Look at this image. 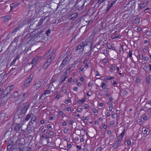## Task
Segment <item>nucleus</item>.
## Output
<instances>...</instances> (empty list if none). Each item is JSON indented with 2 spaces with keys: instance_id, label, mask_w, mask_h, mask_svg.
Returning <instances> with one entry per match:
<instances>
[{
  "instance_id": "obj_57",
  "label": "nucleus",
  "mask_w": 151,
  "mask_h": 151,
  "mask_svg": "<svg viewBox=\"0 0 151 151\" xmlns=\"http://www.w3.org/2000/svg\"><path fill=\"white\" fill-rule=\"evenodd\" d=\"M114 78V77H111L110 76H109L106 78V79L108 80H109L111 79H113Z\"/></svg>"
},
{
  "instance_id": "obj_51",
  "label": "nucleus",
  "mask_w": 151,
  "mask_h": 151,
  "mask_svg": "<svg viewBox=\"0 0 151 151\" xmlns=\"http://www.w3.org/2000/svg\"><path fill=\"white\" fill-rule=\"evenodd\" d=\"M102 149V147L101 146L98 147L96 149V151H101Z\"/></svg>"
},
{
  "instance_id": "obj_37",
  "label": "nucleus",
  "mask_w": 151,
  "mask_h": 151,
  "mask_svg": "<svg viewBox=\"0 0 151 151\" xmlns=\"http://www.w3.org/2000/svg\"><path fill=\"white\" fill-rule=\"evenodd\" d=\"M19 29V27H17L16 28L14 29L12 31V33H14L16 32H17Z\"/></svg>"
},
{
  "instance_id": "obj_19",
  "label": "nucleus",
  "mask_w": 151,
  "mask_h": 151,
  "mask_svg": "<svg viewBox=\"0 0 151 151\" xmlns=\"http://www.w3.org/2000/svg\"><path fill=\"white\" fill-rule=\"evenodd\" d=\"M147 5V3H142L139 4V7L140 9H142Z\"/></svg>"
},
{
  "instance_id": "obj_26",
  "label": "nucleus",
  "mask_w": 151,
  "mask_h": 151,
  "mask_svg": "<svg viewBox=\"0 0 151 151\" xmlns=\"http://www.w3.org/2000/svg\"><path fill=\"white\" fill-rule=\"evenodd\" d=\"M107 85L106 84L103 82H102L101 86L103 89L105 90L106 89Z\"/></svg>"
},
{
  "instance_id": "obj_42",
  "label": "nucleus",
  "mask_w": 151,
  "mask_h": 151,
  "mask_svg": "<svg viewBox=\"0 0 151 151\" xmlns=\"http://www.w3.org/2000/svg\"><path fill=\"white\" fill-rule=\"evenodd\" d=\"M70 69V68H68L66 70L65 72L64 73V75L65 76H66L68 73H69Z\"/></svg>"
},
{
  "instance_id": "obj_21",
  "label": "nucleus",
  "mask_w": 151,
  "mask_h": 151,
  "mask_svg": "<svg viewBox=\"0 0 151 151\" xmlns=\"http://www.w3.org/2000/svg\"><path fill=\"white\" fill-rule=\"evenodd\" d=\"M19 56H17L13 60H12V62H11V64H10V65H13L16 62L17 60V59H19Z\"/></svg>"
},
{
  "instance_id": "obj_12",
  "label": "nucleus",
  "mask_w": 151,
  "mask_h": 151,
  "mask_svg": "<svg viewBox=\"0 0 151 151\" xmlns=\"http://www.w3.org/2000/svg\"><path fill=\"white\" fill-rule=\"evenodd\" d=\"M78 14L77 13H74L71 15L69 17V19L70 20H74L78 16Z\"/></svg>"
},
{
  "instance_id": "obj_4",
  "label": "nucleus",
  "mask_w": 151,
  "mask_h": 151,
  "mask_svg": "<svg viewBox=\"0 0 151 151\" xmlns=\"http://www.w3.org/2000/svg\"><path fill=\"white\" fill-rule=\"evenodd\" d=\"M13 86V85L10 86H8L7 87L4 88V87L2 89H0L2 91L1 92L2 94L1 97H0V99L3 96L4 97L11 90V87H12Z\"/></svg>"
},
{
  "instance_id": "obj_30",
  "label": "nucleus",
  "mask_w": 151,
  "mask_h": 151,
  "mask_svg": "<svg viewBox=\"0 0 151 151\" xmlns=\"http://www.w3.org/2000/svg\"><path fill=\"white\" fill-rule=\"evenodd\" d=\"M132 50H130L129 51V52L128 53V57H129L130 58V59H132Z\"/></svg>"
},
{
  "instance_id": "obj_61",
  "label": "nucleus",
  "mask_w": 151,
  "mask_h": 151,
  "mask_svg": "<svg viewBox=\"0 0 151 151\" xmlns=\"http://www.w3.org/2000/svg\"><path fill=\"white\" fill-rule=\"evenodd\" d=\"M50 32H51V31H50V30L49 29V30H47L46 31V35L47 36H49V34H50Z\"/></svg>"
},
{
  "instance_id": "obj_35",
  "label": "nucleus",
  "mask_w": 151,
  "mask_h": 151,
  "mask_svg": "<svg viewBox=\"0 0 151 151\" xmlns=\"http://www.w3.org/2000/svg\"><path fill=\"white\" fill-rule=\"evenodd\" d=\"M18 69L17 68H12L11 69L10 72H14L16 71Z\"/></svg>"
},
{
  "instance_id": "obj_32",
  "label": "nucleus",
  "mask_w": 151,
  "mask_h": 151,
  "mask_svg": "<svg viewBox=\"0 0 151 151\" xmlns=\"http://www.w3.org/2000/svg\"><path fill=\"white\" fill-rule=\"evenodd\" d=\"M40 28L41 29H42V30H41L39 32L38 34L39 35L41 34L44 31V29H45V28L44 26H42L40 27Z\"/></svg>"
},
{
  "instance_id": "obj_9",
  "label": "nucleus",
  "mask_w": 151,
  "mask_h": 151,
  "mask_svg": "<svg viewBox=\"0 0 151 151\" xmlns=\"http://www.w3.org/2000/svg\"><path fill=\"white\" fill-rule=\"evenodd\" d=\"M8 117L6 113H4L0 114V122H1L6 119Z\"/></svg>"
},
{
  "instance_id": "obj_15",
  "label": "nucleus",
  "mask_w": 151,
  "mask_h": 151,
  "mask_svg": "<svg viewBox=\"0 0 151 151\" xmlns=\"http://www.w3.org/2000/svg\"><path fill=\"white\" fill-rule=\"evenodd\" d=\"M19 93L17 91H15L12 95L11 98L12 99H15L18 96Z\"/></svg>"
},
{
  "instance_id": "obj_22",
  "label": "nucleus",
  "mask_w": 151,
  "mask_h": 151,
  "mask_svg": "<svg viewBox=\"0 0 151 151\" xmlns=\"http://www.w3.org/2000/svg\"><path fill=\"white\" fill-rule=\"evenodd\" d=\"M32 113H29L28 114L27 116H26L25 117V120L26 121H28L29 119L30 118L32 115Z\"/></svg>"
},
{
  "instance_id": "obj_41",
  "label": "nucleus",
  "mask_w": 151,
  "mask_h": 151,
  "mask_svg": "<svg viewBox=\"0 0 151 151\" xmlns=\"http://www.w3.org/2000/svg\"><path fill=\"white\" fill-rule=\"evenodd\" d=\"M128 93V92L127 91L125 90L123 92V95L124 96H127Z\"/></svg>"
},
{
  "instance_id": "obj_58",
  "label": "nucleus",
  "mask_w": 151,
  "mask_h": 151,
  "mask_svg": "<svg viewBox=\"0 0 151 151\" xmlns=\"http://www.w3.org/2000/svg\"><path fill=\"white\" fill-rule=\"evenodd\" d=\"M146 35L148 36H150L151 35V32L150 31H148L146 32Z\"/></svg>"
},
{
  "instance_id": "obj_34",
  "label": "nucleus",
  "mask_w": 151,
  "mask_h": 151,
  "mask_svg": "<svg viewBox=\"0 0 151 151\" xmlns=\"http://www.w3.org/2000/svg\"><path fill=\"white\" fill-rule=\"evenodd\" d=\"M85 100L84 99H82L77 101V102L79 104H81L85 102Z\"/></svg>"
},
{
  "instance_id": "obj_62",
  "label": "nucleus",
  "mask_w": 151,
  "mask_h": 151,
  "mask_svg": "<svg viewBox=\"0 0 151 151\" xmlns=\"http://www.w3.org/2000/svg\"><path fill=\"white\" fill-rule=\"evenodd\" d=\"M85 108L86 109H88L89 108V106L88 104H85L84 106Z\"/></svg>"
},
{
  "instance_id": "obj_40",
  "label": "nucleus",
  "mask_w": 151,
  "mask_h": 151,
  "mask_svg": "<svg viewBox=\"0 0 151 151\" xmlns=\"http://www.w3.org/2000/svg\"><path fill=\"white\" fill-rule=\"evenodd\" d=\"M124 50L123 48V45H120V47H119V50L120 52H121L123 51Z\"/></svg>"
},
{
  "instance_id": "obj_59",
  "label": "nucleus",
  "mask_w": 151,
  "mask_h": 151,
  "mask_svg": "<svg viewBox=\"0 0 151 151\" xmlns=\"http://www.w3.org/2000/svg\"><path fill=\"white\" fill-rule=\"evenodd\" d=\"M107 51L106 50L104 49L102 50V53L104 55L107 54Z\"/></svg>"
},
{
  "instance_id": "obj_43",
  "label": "nucleus",
  "mask_w": 151,
  "mask_h": 151,
  "mask_svg": "<svg viewBox=\"0 0 151 151\" xmlns=\"http://www.w3.org/2000/svg\"><path fill=\"white\" fill-rule=\"evenodd\" d=\"M74 122V120L72 119H70L69 120L68 123L70 125H73V123Z\"/></svg>"
},
{
  "instance_id": "obj_16",
  "label": "nucleus",
  "mask_w": 151,
  "mask_h": 151,
  "mask_svg": "<svg viewBox=\"0 0 151 151\" xmlns=\"http://www.w3.org/2000/svg\"><path fill=\"white\" fill-rule=\"evenodd\" d=\"M148 129L146 127H143L142 129V132L144 134H148L150 132H148Z\"/></svg>"
},
{
  "instance_id": "obj_44",
  "label": "nucleus",
  "mask_w": 151,
  "mask_h": 151,
  "mask_svg": "<svg viewBox=\"0 0 151 151\" xmlns=\"http://www.w3.org/2000/svg\"><path fill=\"white\" fill-rule=\"evenodd\" d=\"M65 65H64L63 64V63H62L61 65H60V67H59V69L60 70H62L63 69V68L65 67Z\"/></svg>"
},
{
  "instance_id": "obj_33",
  "label": "nucleus",
  "mask_w": 151,
  "mask_h": 151,
  "mask_svg": "<svg viewBox=\"0 0 151 151\" xmlns=\"http://www.w3.org/2000/svg\"><path fill=\"white\" fill-rule=\"evenodd\" d=\"M134 22L136 24H139L140 22L139 19L137 18H135L134 19Z\"/></svg>"
},
{
  "instance_id": "obj_56",
  "label": "nucleus",
  "mask_w": 151,
  "mask_h": 151,
  "mask_svg": "<svg viewBox=\"0 0 151 151\" xmlns=\"http://www.w3.org/2000/svg\"><path fill=\"white\" fill-rule=\"evenodd\" d=\"M139 57L140 59L142 60L143 58V55L142 54H139Z\"/></svg>"
},
{
  "instance_id": "obj_63",
  "label": "nucleus",
  "mask_w": 151,
  "mask_h": 151,
  "mask_svg": "<svg viewBox=\"0 0 151 151\" xmlns=\"http://www.w3.org/2000/svg\"><path fill=\"white\" fill-rule=\"evenodd\" d=\"M83 63L84 64L87 65L88 64L89 62L87 60H84L83 61Z\"/></svg>"
},
{
  "instance_id": "obj_36",
  "label": "nucleus",
  "mask_w": 151,
  "mask_h": 151,
  "mask_svg": "<svg viewBox=\"0 0 151 151\" xmlns=\"http://www.w3.org/2000/svg\"><path fill=\"white\" fill-rule=\"evenodd\" d=\"M113 6V5L111 3H110L109 5H108L107 7V9H106V11H108L112 6Z\"/></svg>"
},
{
  "instance_id": "obj_39",
  "label": "nucleus",
  "mask_w": 151,
  "mask_h": 151,
  "mask_svg": "<svg viewBox=\"0 0 151 151\" xmlns=\"http://www.w3.org/2000/svg\"><path fill=\"white\" fill-rule=\"evenodd\" d=\"M13 145H7V150L12 151V147Z\"/></svg>"
},
{
  "instance_id": "obj_31",
  "label": "nucleus",
  "mask_w": 151,
  "mask_h": 151,
  "mask_svg": "<svg viewBox=\"0 0 151 151\" xmlns=\"http://www.w3.org/2000/svg\"><path fill=\"white\" fill-rule=\"evenodd\" d=\"M10 6L11 7V9L12 10V9H14L15 7L17 6V4H16L12 3L10 4Z\"/></svg>"
},
{
  "instance_id": "obj_13",
  "label": "nucleus",
  "mask_w": 151,
  "mask_h": 151,
  "mask_svg": "<svg viewBox=\"0 0 151 151\" xmlns=\"http://www.w3.org/2000/svg\"><path fill=\"white\" fill-rule=\"evenodd\" d=\"M39 59L37 57L34 58H33L32 60L30 62L29 64L32 65V67L35 65L37 63Z\"/></svg>"
},
{
  "instance_id": "obj_3",
  "label": "nucleus",
  "mask_w": 151,
  "mask_h": 151,
  "mask_svg": "<svg viewBox=\"0 0 151 151\" xmlns=\"http://www.w3.org/2000/svg\"><path fill=\"white\" fill-rule=\"evenodd\" d=\"M55 56V54L54 53L47 59L42 67L43 69H46L50 65L52 61L54 60Z\"/></svg>"
},
{
  "instance_id": "obj_47",
  "label": "nucleus",
  "mask_w": 151,
  "mask_h": 151,
  "mask_svg": "<svg viewBox=\"0 0 151 151\" xmlns=\"http://www.w3.org/2000/svg\"><path fill=\"white\" fill-rule=\"evenodd\" d=\"M111 116L112 118L114 119L117 116V115L115 113H114L113 114H112Z\"/></svg>"
},
{
  "instance_id": "obj_50",
  "label": "nucleus",
  "mask_w": 151,
  "mask_h": 151,
  "mask_svg": "<svg viewBox=\"0 0 151 151\" xmlns=\"http://www.w3.org/2000/svg\"><path fill=\"white\" fill-rule=\"evenodd\" d=\"M126 142L128 145H130L131 144V142L129 140H127Z\"/></svg>"
},
{
  "instance_id": "obj_14",
  "label": "nucleus",
  "mask_w": 151,
  "mask_h": 151,
  "mask_svg": "<svg viewBox=\"0 0 151 151\" xmlns=\"http://www.w3.org/2000/svg\"><path fill=\"white\" fill-rule=\"evenodd\" d=\"M29 93L28 91L21 94L20 95H21V97L24 100L26 99L27 96L29 95Z\"/></svg>"
},
{
  "instance_id": "obj_24",
  "label": "nucleus",
  "mask_w": 151,
  "mask_h": 151,
  "mask_svg": "<svg viewBox=\"0 0 151 151\" xmlns=\"http://www.w3.org/2000/svg\"><path fill=\"white\" fill-rule=\"evenodd\" d=\"M51 93V91L50 90H46L44 91V93L42 94V95L46 96L47 95L50 94Z\"/></svg>"
},
{
  "instance_id": "obj_18",
  "label": "nucleus",
  "mask_w": 151,
  "mask_h": 151,
  "mask_svg": "<svg viewBox=\"0 0 151 151\" xmlns=\"http://www.w3.org/2000/svg\"><path fill=\"white\" fill-rule=\"evenodd\" d=\"M53 50L50 49L49 51L45 55V57L46 58H48L52 52Z\"/></svg>"
},
{
  "instance_id": "obj_45",
  "label": "nucleus",
  "mask_w": 151,
  "mask_h": 151,
  "mask_svg": "<svg viewBox=\"0 0 151 151\" xmlns=\"http://www.w3.org/2000/svg\"><path fill=\"white\" fill-rule=\"evenodd\" d=\"M142 117L143 118V119L144 120H147L148 119L147 116H145V115H143L142 116Z\"/></svg>"
},
{
  "instance_id": "obj_1",
  "label": "nucleus",
  "mask_w": 151,
  "mask_h": 151,
  "mask_svg": "<svg viewBox=\"0 0 151 151\" xmlns=\"http://www.w3.org/2000/svg\"><path fill=\"white\" fill-rule=\"evenodd\" d=\"M30 106V103L28 101L25 102L23 104L20 105L15 111L13 122L17 123L22 121V118L25 115Z\"/></svg>"
},
{
  "instance_id": "obj_27",
  "label": "nucleus",
  "mask_w": 151,
  "mask_h": 151,
  "mask_svg": "<svg viewBox=\"0 0 151 151\" xmlns=\"http://www.w3.org/2000/svg\"><path fill=\"white\" fill-rule=\"evenodd\" d=\"M47 140L45 138L41 140V141L42 142V143L43 145H47Z\"/></svg>"
},
{
  "instance_id": "obj_46",
  "label": "nucleus",
  "mask_w": 151,
  "mask_h": 151,
  "mask_svg": "<svg viewBox=\"0 0 151 151\" xmlns=\"http://www.w3.org/2000/svg\"><path fill=\"white\" fill-rule=\"evenodd\" d=\"M80 45L81 46H83V48H84V47L86 45V42L83 41L80 44Z\"/></svg>"
},
{
  "instance_id": "obj_52",
  "label": "nucleus",
  "mask_w": 151,
  "mask_h": 151,
  "mask_svg": "<svg viewBox=\"0 0 151 151\" xmlns=\"http://www.w3.org/2000/svg\"><path fill=\"white\" fill-rule=\"evenodd\" d=\"M76 110L78 112L81 113L82 111V109L81 108H78Z\"/></svg>"
},
{
  "instance_id": "obj_28",
  "label": "nucleus",
  "mask_w": 151,
  "mask_h": 151,
  "mask_svg": "<svg viewBox=\"0 0 151 151\" xmlns=\"http://www.w3.org/2000/svg\"><path fill=\"white\" fill-rule=\"evenodd\" d=\"M70 59L71 57L70 56H67L65 57L64 60L69 63V61L70 60Z\"/></svg>"
},
{
  "instance_id": "obj_2",
  "label": "nucleus",
  "mask_w": 151,
  "mask_h": 151,
  "mask_svg": "<svg viewBox=\"0 0 151 151\" xmlns=\"http://www.w3.org/2000/svg\"><path fill=\"white\" fill-rule=\"evenodd\" d=\"M125 132V129H124L122 132L120 134L117 138V141L113 144L112 147L116 149L120 145L122 142L124 134Z\"/></svg>"
},
{
  "instance_id": "obj_23",
  "label": "nucleus",
  "mask_w": 151,
  "mask_h": 151,
  "mask_svg": "<svg viewBox=\"0 0 151 151\" xmlns=\"http://www.w3.org/2000/svg\"><path fill=\"white\" fill-rule=\"evenodd\" d=\"M1 18H4L5 21H8L11 18V16L10 15L5 16Z\"/></svg>"
},
{
  "instance_id": "obj_53",
  "label": "nucleus",
  "mask_w": 151,
  "mask_h": 151,
  "mask_svg": "<svg viewBox=\"0 0 151 151\" xmlns=\"http://www.w3.org/2000/svg\"><path fill=\"white\" fill-rule=\"evenodd\" d=\"M107 47L108 49H111V47H112V46L109 43L107 44Z\"/></svg>"
},
{
  "instance_id": "obj_48",
  "label": "nucleus",
  "mask_w": 151,
  "mask_h": 151,
  "mask_svg": "<svg viewBox=\"0 0 151 151\" xmlns=\"http://www.w3.org/2000/svg\"><path fill=\"white\" fill-rule=\"evenodd\" d=\"M115 123V121L113 120H112L110 122V126H114Z\"/></svg>"
},
{
  "instance_id": "obj_49",
  "label": "nucleus",
  "mask_w": 151,
  "mask_h": 151,
  "mask_svg": "<svg viewBox=\"0 0 151 151\" xmlns=\"http://www.w3.org/2000/svg\"><path fill=\"white\" fill-rule=\"evenodd\" d=\"M62 63L65 65H66L68 63V62L66 61L64 59Z\"/></svg>"
},
{
  "instance_id": "obj_8",
  "label": "nucleus",
  "mask_w": 151,
  "mask_h": 151,
  "mask_svg": "<svg viewBox=\"0 0 151 151\" xmlns=\"http://www.w3.org/2000/svg\"><path fill=\"white\" fill-rule=\"evenodd\" d=\"M19 122H18L19 123ZM22 127V126H20V124L17 123L16 124L14 127V130L17 133H19L20 129Z\"/></svg>"
},
{
  "instance_id": "obj_20",
  "label": "nucleus",
  "mask_w": 151,
  "mask_h": 151,
  "mask_svg": "<svg viewBox=\"0 0 151 151\" xmlns=\"http://www.w3.org/2000/svg\"><path fill=\"white\" fill-rule=\"evenodd\" d=\"M8 49L9 50V51H11V52H14L16 50V49L12 46L11 45L8 47Z\"/></svg>"
},
{
  "instance_id": "obj_17",
  "label": "nucleus",
  "mask_w": 151,
  "mask_h": 151,
  "mask_svg": "<svg viewBox=\"0 0 151 151\" xmlns=\"http://www.w3.org/2000/svg\"><path fill=\"white\" fill-rule=\"evenodd\" d=\"M6 141V140L5 141ZM7 145H13L14 143L12 139H11L10 138H9L7 139Z\"/></svg>"
},
{
  "instance_id": "obj_5",
  "label": "nucleus",
  "mask_w": 151,
  "mask_h": 151,
  "mask_svg": "<svg viewBox=\"0 0 151 151\" xmlns=\"http://www.w3.org/2000/svg\"><path fill=\"white\" fill-rule=\"evenodd\" d=\"M33 77L32 75H30L25 81L24 85L25 86L27 87L29 85L32 81Z\"/></svg>"
},
{
  "instance_id": "obj_10",
  "label": "nucleus",
  "mask_w": 151,
  "mask_h": 151,
  "mask_svg": "<svg viewBox=\"0 0 151 151\" xmlns=\"http://www.w3.org/2000/svg\"><path fill=\"white\" fill-rule=\"evenodd\" d=\"M24 100L21 97V95H19V97L15 101V104L16 105H18L20 104Z\"/></svg>"
},
{
  "instance_id": "obj_7",
  "label": "nucleus",
  "mask_w": 151,
  "mask_h": 151,
  "mask_svg": "<svg viewBox=\"0 0 151 151\" xmlns=\"http://www.w3.org/2000/svg\"><path fill=\"white\" fill-rule=\"evenodd\" d=\"M43 82V80L42 79H40L39 81H37L34 86V88L36 89L39 88L42 85V83Z\"/></svg>"
},
{
  "instance_id": "obj_11",
  "label": "nucleus",
  "mask_w": 151,
  "mask_h": 151,
  "mask_svg": "<svg viewBox=\"0 0 151 151\" xmlns=\"http://www.w3.org/2000/svg\"><path fill=\"white\" fill-rule=\"evenodd\" d=\"M47 17V16H45V17L42 18L39 21L38 23L36 25V27H38L43 23V22L45 20Z\"/></svg>"
},
{
  "instance_id": "obj_29",
  "label": "nucleus",
  "mask_w": 151,
  "mask_h": 151,
  "mask_svg": "<svg viewBox=\"0 0 151 151\" xmlns=\"http://www.w3.org/2000/svg\"><path fill=\"white\" fill-rule=\"evenodd\" d=\"M82 48H83V49L84 48H83V46H81V45H79L76 49L75 50H81Z\"/></svg>"
},
{
  "instance_id": "obj_25",
  "label": "nucleus",
  "mask_w": 151,
  "mask_h": 151,
  "mask_svg": "<svg viewBox=\"0 0 151 151\" xmlns=\"http://www.w3.org/2000/svg\"><path fill=\"white\" fill-rule=\"evenodd\" d=\"M36 119V115H34L32 116L31 121L29 122H30V123H32V124H33V123L32 122H35Z\"/></svg>"
},
{
  "instance_id": "obj_54",
  "label": "nucleus",
  "mask_w": 151,
  "mask_h": 151,
  "mask_svg": "<svg viewBox=\"0 0 151 151\" xmlns=\"http://www.w3.org/2000/svg\"><path fill=\"white\" fill-rule=\"evenodd\" d=\"M102 61L105 63H106L108 62V60L106 58H105L102 60Z\"/></svg>"
},
{
  "instance_id": "obj_6",
  "label": "nucleus",
  "mask_w": 151,
  "mask_h": 151,
  "mask_svg": "<svg viewBox=\"0 0 151 151\" xmlns=\"http://www.w3.org/2000/svg\"><path fill=\"white\" fill-rule=\"evenodd\" d=\"M31 123H30V122H29L26 129L24 130H23L21 129L24 132H27L28 134L31 133L32 132V129L31 127Z\"/></svg>"
},
{
  "instance_id": "obj_38",
  "label": "nucleus",
  "mask_w": 151,
  "mask_h": 151,
  "mask_svg": "<svg viewBox=\"0 0 151 151\" xmlns=\"http://www.w3.org/2000/svg\"><path fill=\"white\" fill-rule=\"evenodd\" d=\"M19 151H24L25 150V147H20L18 148Z\"/></svg>"
},
{
  "instance_id": "obj_60",
  "label": "nucleus",
  "mask_w": 151,
  "mask_h": 151,
  "mask_svg": "<svg viewBox=\"0 0 151 151\" xmlns=\"http://www.w3.org/2000/svg\"><path fill=\"white\" fill-rule=\"evenodd\" d=\"M71 102V100L70 99L66 100L64 102V103L66 104H67L68 103H70Z\"/></svg>"
},
{
  "instance_id": "obj_55",
  "label": "nucleus",
  "mask_w": 151,
  "mask_h": 151,
  "mask_svg": "<svg viewBox=\"0 0 151 151\" xmlns=\"http://www.w3.org/2000/svg\"><path fill=\"white\" fill-rule=\"evenodd\" d=\"M136 82L137 83H139L140 82L141 80L138 77H137L136 78Z\"/></svg>"
},
{
  "instance_id": "obj_64",
  "label": "nucleus",
  "mask_w": 151,
  "mask_h": 151,
  "mask_svg": "<svg viewBox=\"0 0 151 151\" xmlns=\"http://www.w3.org/2000/svg\"><path fill=\"white\" fill-rule=\"evenodd\" d=\"M49 134L50 136H53L54 134V132L52 131H51L49 132Z\"/></svg>"
}]
</instances>
